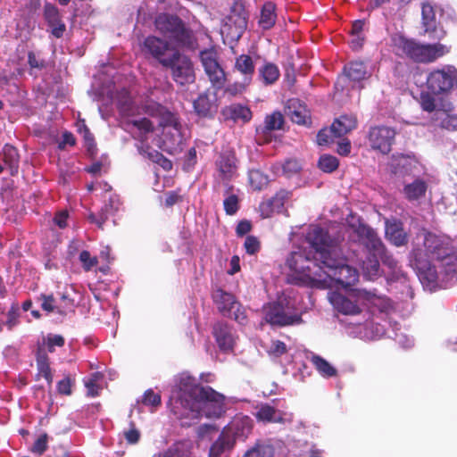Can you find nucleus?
I'll return each instance as SVG.
<instances>
[{
  "instance_id": "obj_34",
  "label": "nucleus",
  "mask_w": 457,
  "mask_h": 457,
  "mask_svg": "<svg viewBox=\"0 0 457 457\" xmlns=\"http://www.w3.org/2000/svg\"><path fill=\"white\" fill-rule=\"evenodd\" d=\"M362 275L367 280H375L382 274L378 254H366L361 262Z\"/></svg>"
},
{
  "instance_id": "obj_2",
  "label": "nucleus",
  "mask_w": 457,
  "mask_h": 457,
  "mask_svg": "<svg viewBox=\"0 0 457 457\" xmlns=\"http://www.w3.org/2000/svg\"><path fill=\"white\" fill-rule=\"evenodd\" d=\"M225 397L211 386H203L183 372L174 378L170 408L178 419H218L225 412Z\"/></svg>"
},
{
  "instance_id": "obj_10",
  "label": "nucleus",
  "mask_w": 457,
  "mask_h": 457,
  "mask_svg": "<svg viewBox=\"0 0 457 457\" xmlns=\"http://www.w3.org/2000/svg\"><path fill=\"white\" fill-rule=\"evenodd\" d=\"M238 160L235 151L230 148L222 149L214 161L213 178L216 181L228 183L237 175Z\"/></svg>"
},
{
  "instance_id": "obj_45",
  "label": "nucleus",
  "mask_w": 457,
  "mask_h": 457,
  "mask_svg": "<svg viewBox=\"0 0 457 457\" xmlns=\"http://www.w3.org/2000/svg\"><path fill=\"white\" fill-rule=\"evenodd\" d=\"M42 303H41V308L47 312H56L57 313L61 314V315H65L66 314V311L63 310L62 308L55 305V299L54 297L50 295H42Z\"/></svg>"
},
{
  "instance_id": "obj_13",
  "label": "nucleus",
  "mask_w": 457,
  "mask_h": 457,
  "mask_svg": "<svg viewBox=\"0 0 457 457\" xmlns=\"http://www.w3.org/2000/svg\"><path fill=\"white\" fill-rule=\"evenodd\" d=\"M263 319L271 327H285L302 322L300 314L290 312L281 302L271 303L263 307Z\"/></svg>"
},
{
  "instance_id": "obj_4",
  "label": "nucleus",
  "mask_w": 457,
  "mask_h": 457,
  "mask_svg": "<svg viewBox=\"0 0 457 457\" xmlns=\"http://www.w3.org/2000/svg\"><path fill=\"white\" fill-rule=\"evenodd\" d=\"M158 32L179 48L195 50L197 40L193 30L178 15L160 13L154 21Z\"/></svg>"
},
{
  "instance_id": "obj_6",
  "label": "nucleus",
  "mask_w": 457,
  "mask_h": 457,
  "mask_svg": "<svg viewBox=\"0 0 457 457\" xmlns=\"http://www.w3.org/2000/svg\"><path fill=\"white\" fill-rule=\"evenodd\" d=\"M424 257L434 259L440 263L442 278L445 271L449 272V265L452 259H454L453 246L450 238L432 232L422 233Z\"/></svg>"
},
{
  "instance_id": "obj_38",
  "label": "nucleus",
  "mask_w": 457,
  "mask_h": 457,
  "mask_svg": "<svg viewBox=\"0 0 457 457\" xmlns=\"http://www.w3.org/2000/svg\"><path fill=\"white\" fill-rule=\"evenodd\" d=\"M274 448L266 441L258 440L243 457H273Z\"/></svg>"
},
{
  "instance_id": "obj_47",
  "label": "nucleus",
  "mask_w": 457,
  "mask_h": 457,
  "mask_svg": "<svg viewBox=\"0 0 457 457\" xmlns=\"http://www.w3.org/2000/svg\"><path fill=\"white\" fill-rule=\"evenodd\" d=\"M288 197V193L285 190L278 192L273 197H271L266 204L267 207L272 210H279L284 206L285 201Z\"/></svg>"
},
{
  "instance_id": "obj_20",
  "label": "nucleus",
  "mask_w": 457,
  "mask_h": 457,
  "mask_svg": "<svg viewBox=\"0 0 457 457\" xmlns=\"http://www.w3.org/2000/svg\"><path fill=\"white\" fill-rule=\"evenodd\" d=\"M436 9L437 6L430 2H424L421 4L422 27L431 39H441L445 36L442 29H437Z\"/></svg>"
},
{
  "instance_id": "obj_37",
  "label": "nucleus",
  "mask_w": 457,
  "mask_h": 457,
  "mask_svg": "<svg viewBox=\"0 0 457 457\" xmlns=\"http://www.w3.org/2000/svg\"><path fill=\"white\" fill-rule=\"evenodd\" d=\"M277 20L276 5L272 2H266L263 4L258 21L259 26L264 29H271Z\"/></svg>"
},
{
  "instance_id": "obj_15",
  "label": "nucleus",
  "mask_w": 457,
  "mask_h": 457,
  "mask_svg": "<svg viewBox=\"0 0 457 457\" xmlns=\"http://www.w3.org/2000/svg\"><path fill=\"white\" fill-rule=\"evenodd\" d=\"M395 131L390 127L376 126L370 128L368 139L370 146L382 154H388L395 140Z\"/></svg>"
},
{
  "instance_id": "obj_32",
  "label": "nucleus",
  "mask_w": 457,
  "mask_h": 457,
  "mask_svg": "<svg viewBox=\"0 0 457 457\" xmlns=\"http://www.w3.org/2000/svg\"><path fill=\"white\" fill-rule=\"evenodd\" d=\"M36 362L37 369V378H44L47 384L51 386L53 383V375L49 364L48 356L42 346H38L36 353Z\"/></svg>"
},
{
  "instance_id": "obj_11",
  "label": "nucleus",
  "mask_w": 457,
  "mask_h": 457,
  "mask_svg": "<svg viewBox=\"0 0 457 457\" xmlns=\"http://www.w3.org/2000/svg\"><path fill=\"white\" fill-rule=\"evenodd\" d=\"M212 299L223 316L234 319L240 324L246 321L245 310L232 294L218 288L212 292Z\"/></svg>"
},
{
  "instance_id": "obj_25",
  "label": "nucleus",
  "mask_w": 457,
  "mask_h": 457,
  "mask_svg": "<svg viewBox=\"0 0 457 457\" xmlns=\"http://www.w3.org/2000/svg\"><path fill=\"white\" fill-rule=\"evenodd\" d=\"M193 444L189 440H179L152 457H192Z\"/></svg>"
},
{
  "instance_id": "obj_56",
  "label": "nucleus",
  "mask_w": 457,
  "mask_h": 457,
  "mask_svg": "<svg viewBox=\"0 0 457 457\" xmlns=\"http://www.w3.org/2000/svg\"><path fill=\"white\" fill-rule=\"evenodd\" d=\"M76 139L73 134L70 131H64L62 136V139L58 142V149L63 151L67 146H74Z\"/></svg>"
},
{
  "instance_id": "obj_9",
  "label": "nucleus",
  "mask_w": 457,
  "mask_h": 457,
  "mask_svg": "<svg viewBox=\"0 0 457 457\" xmlns=\"http://www.w3.org/2000/svg\"><path fill=\"white\" fill-rule=\"evenodd\" d=\"M163 67L171 71L172 79L180 86L191 84L195 79L194 65L189 57L173 51L170 58L163 62Z\"/></svg>"
},
{
  "instance_id": "obj_8",
  "label": "nucleus",
  "mask_w": 457,
  "mask_h": 457,
  "mask_svg": "<svg viewBox=\"0 0 457 457\" xmlns=\"http://www.w3.org/2000/svg\"><path fill=\"white\" fill-rule=\"evenodd\" d=\"M377 296L376 290H356L350 296L344 295L337 291L330 290L328 292V299L333 308L344 315L350 316H355L361 312V307L358 303L359 299L370 301Z\"/></svg>"
},
{
  "instance_id": "obj_24",
  "label": "nucleus",
  "mask_w": 457,
  "mask_h": 457,
  "mask_svg": "<svg viewBox=\"0 0 457 457\" xmlns=\"http://www.w3.org/2000/svg\"><path fill=\"white\" fill-rule=\"evenodd\" d=\"M215 94L212 96L208 92H204L194 101L195 112L199 117L212 118L218 111V104Z\"/></svg>"
},
{
  "instance_id": "obj_43",
  "label": "nucleus",
  "mask_w": 457,
  "mask_h": 457,
  "mask_svg": "<svg viewBox=\"0 0 457 457\" xmlns=\"http://www.w3.org/2000/svg\"><path fill=\"white\" fill-rule=\"evenodd\" d=\"M339 162L336 156L330 154H323L318 162L319 168L327 173H331L337 169Z\"/></svg>"
},
{
  "instance_id": "obj_16",
  "label": "nucleus",
  "mask_w": 457,
  "mask_h": 457,
  "mask_svg": "<svg viewBox=\"0 0 457 457\" xmlns=\"http://www.w3.org/2000/svg\"><path fill=\"white\" fill-rule=\"evenodd\" d=\"M247 27V16L245 11L241 9L232 10L227 17L226 21L221 29L223 34H226L232 41H237L243 36Z\"/></svg>"
},
{
  "instance_id": "obj_48",
  "label": "nucleus",
  "mask_w": 457,
  "mask_h": 457,
  "mask_svg": "<svg viewBox=\"0 0 457 457\" xmlns=\"http://www.w3.org/2000/svg\"><path fill=\"white\" fill-rule=\"evenodd\" d=\"M224 211L228 215H234L239 209L237 195L231 194L225 197L223 201Z\"/></svg>"
},
{
  "instance_id": "obj_59",
  "label": "nucleus",
  "mask_w": 457,
  "mask_h": 457,
  "mask_svg": "<svg viewBox=\"0 0 457 457\" xmlns=\"http://www.w3.org/2000/svg\"><path fill=\"white\" fill-rule=\"evenodd\" d=\"M197 161L196 150L195 147H191L187 154L185 155L183 169L186 170H190L194 168Z\"/></svg>"
},
{
  "instance_id": "obj_30",
  "label": "nucleus",
  "mask_w": 457,
  "mask_h": 457,
  "mask_svg": "<svg viewBox=\"0 0 457 457\" xmlns=\"http://www.w3.org/2000/svg\"><path fill=\"white\" fill-rule=\"evenodd\" d=\"M0 159L9 169L10 174L15 176L19 171L20 154L18 149L12 145L5 144L1 152Z\"/></svg>"
},
{
  "instance_id": "obj_39",
  "label": "nucleus",
  "mask_w": 457,
  "mask_h": 457,
  "mask_svg": "<svg viewBox=\"0 0 457 457\" xmlns=\"http://www.w3.org/2000/svg\"><path fill=\"white\" fill-rule=\"evenodd\" d=\"M225 115L235 121L246 122L252 119L251 110L247 106L239 104L228 106L225 111Z\"/></svg>"
},
{
  "instance_id": "obj_18",
  "label": "nucleus",
  "mask_w": 457,
  "mask_h": 457,
  "mask_svg": "<svg viewBox=\"0 0 457 457\" xmlns=\"http://www.w3.org/2000/svg\"><path fill=\"white\" fill-rule=\"evenodd\" d=\"M255 417L265 423L290 424L294 420L292 412L282 411L269 403H262L256 407Z\"/></svg>"
},
{
  "instance_id": "obj_54",
  "label": "nucleus",
  "mask_w": 457,
  "mask_h": 457,
  "mask_svg": "<svg viewBox=\"0 0 457 457\" xmlns=\"http://www.w3.org/2000/svg\"><path fill=\"white\" fill-rule=\"evenodd\" d=\"M48 437L46 434L41 435L33 444L31 452L41 455L47 449Z\"/></svg>"
},
{
  "instance_id": "obj_27",
  "label": "nucleus",
  "mask_w": 457,
  "mask_h": 457,
  "mask_svg": "<svg viewBox=\"0 0 457 457\" xmlns=\"http://www.w3.org/2000/svg\"><path fill=\"white\" fill-rule=\"evenodd\" d=\"M120 206V197L116 195H112L109 197L108 203L104 204L100 212L97 215L90 214L89 219L92 222L97 224L99 228H102L109 216L113 215L119 211Z\"/></svg>"
},
{
  "instance_id": "obj_26",
  "label": "nucleus",
  "mask_w": 457,
  "mask_h": 457,
  "mask_svg": "<svg viewBox=\"0 0 457 457\" xmlns=\"http://www.w3.org/2000/svg\"><path fill=\"white\" fill-rule=\"evenodd\" d=\"M386 236L394 245L398 247L405 245L408 242V235L403 229V223L397 220L386 222Z\"/></svg>"
},
{
  "instance_id": "obj_61",
  "label": "nucleus",
  "mask_w": 457,
  "mask_h": 457,
  "mask_svg": "<svg viewBox=\"0 0 457 457\" xmlns=\"http://www.w3.org/2000/svg\"><path fill=\"white\" fill-rule=\"evenodd\" d=\"M332 136L334 137L331 127L328 129H320L317 134V143L320 145H328L332 141Z\"/></svg>"
},
{
  "instance_id": "obj_19",
  "label": "nucleus",
  "mask_w": 457,
  "mask_h": 457,
  "mask_svg": "<svg viewBox=\"0 0 457 457\" xmlns=\"http://www.w3.org/2000/svg\"><path fill=\"white\" fill-rule=\"evenodd\" d=\"M253 429V420L248 416L235 417L222 430L228 438L245 440Z\"/></svg>"
},
{
  "instance_id": "obj_41",
  "label": "nucleus",
  "mask_w": 457,
  "mask_h": 457,
  "mask_svg": "<svg viewBox=\"0 0 457 457\" xmlns=\"http://www.w3.org/2000/svg\"><path fill=\"white\" fill-rule=\"evenodd\" d=\"M249 182L253 190H262L268 186L269 177L260 170H252L248 174Z\"/></svg>"
},
{
  "instance_id": "obj_31",
  "label": "nucleus",
  "mask_w": 457,
  "mask_h": 457,
  "mask_svg": "<svg viewBox=\"0 0 457 457\" xmlns=\"http://www.w3.org/2000/svg\"><path fill=\"white\" fill-rule=\"evenodd\" d=\"M280 77L278 67L268 61H264L262 65L258 68V79L263 86L274 85Z\"/></svg>"
},
{
  "instance_id": "obj_40",
  "label": "nucleus",
  "mask_w": 457,
  "mask_h": 457,
  "mask_svg": "<svg viewBox=\"0 0 457 457\" xmlns=\"http://www.w3.org/2000/svg\"><path fill=\"white\" fill-rule=\"evenodd\" d=\"M311 361L323 378H332L337 373V369L320 355L313 354Z\"/></svg>"
},
{
  "instance_id": "obj_60",
  "label": "nucleus",
  "mask_w": 457,
  "mask_h": 457,
  "mask_svg": "<svg viewBox=\"0 0 457 457\" xmlns=\"http://www.w3.org/2000/svg\"><path fill=\"white\" fill-rule=\"evenodd\" d=\"M378 258L382 263L387 266L391 270H395L397 266L396 260L393 257L392 254L386 252V247L384 246L383 253H378Z\"/></svg>"
},
{
  "instance_id": "obj_7",
  "label": "nucleus",
  "mask_w": 457,
  "mask_h": 457,
  "mask_svg": "<svg viewBox=\"0 0 457 457\" xmlns=\"http://www.w3.org/2000/svg\"><path fill=\"white\" fill-rule=\"evenodd\" d=\"M426 88L436 96H446L457 88V69L453 65L445 64L432 69L426 79Z\"/></svg>"
},
{
  "instance_id": "obj_29",
  "label": "nucleus",
  "mask_w": 457,
  "mask_h": 457,
  "mask_svg": "<svg viewBox=\"0 0 457 457\" xmlns=\"http://www.w3.org/2000/svg\"><path fill=\"white\" fill-rule=\"evenodd\" d=\"M343 72L350 81L357 83H360L370 76L368 72L367 65L362 61H353L346 63L344 66Z\"/></svg>"
},
{
  "instance_id": "obj_58",
  "label": "nucleus",
  "mask_w": 457,
  "mask_h": 457,
  "mask_svg": "<svg viewBox=\"0 0 457 457\" xmlns=\"http://www.w3.org/2000/svg\"><path fill=\"white\" fill-rule=\"evenodd\" d=\"M133 125L141 132V134H146L154 129L153 123L146 118L135 120L133 121Z\"/></svg>"
},
{
  "instance_id": "obj_44",
  "label": "nucleus",
  "mask_w": 457,
  "mask_h": 457,
  "mask_svg": "<svg viewBox=\"0 0 457 457\" xmlns=\"http://www.w3.org/2000/svg\"><path fill=\"white\" fill-rule=\"evenodd\" d=\"M436 95L432 94L430 90L421 91L420 96V104L421 109L427 112H432L436 110V102L435 99Z\"/></svg>"
},
{
  "instance_id": "obj_52",
  "label": "nucleus",
  "mask_w": 457,
  "mask_h": 457,
  "mask_svg": "<svg viewBox=\"0 0 457 457\" xmlns=\"http://www.w3.org/2000/svg\"><path fill=\"white\" fill-rule=\"evenodd\" d=\"M142 403L147 406L157 407L161 404V395L152 389H147L143 395Z\"/></svg>"
},
{
  "instance_id": "obj_23",
  "label": "nucleus",
  "mask_w": 457,
  "mask_h": 457,
  "mask_svg": "<svg viewBox=\"0 0 457 457\" xmlns=\"http://www.w3.org/2000/svg\"><path fill=\"white\" fill-rule=\"evenodd\" d=\"M44 18L51 34L56 38L62 37L66 30V26L61 19L57 7L46 3L44 6Z\"/></svg>"
},
{
  "instance_id": "obj_21",
  "label": "nucleus",
  "mask_w": 457,
  "mask_h": 457,
  "mask_svg": "<svg viewBox=\"0 0 457 457\" xmlns=\"http://www.w3.org/2000/svg\"><path fill=\"white\" fill-rule=\"evenodd\" d=\"M185 141L182 127L178 121L167 125L163 129L162 142L164 150L170 153L181 151Z\"/></svg>"
},
{
  "instance_id": "obj_17",
  "label": "nucleus",
  "mask_w": 457,
  "mask_h": 457,
  "mask_svg": "<svg viewBox=\"0 0 457 457\" xmlns=\"http://www.w3.org/2000/svg\"><path fill=\"white\" fill-rule=\"evenodd\" d=\"M143 51L163 66V62L170 58L174 50H170L168 41L155 36H148L143 42Z\"/></svg>"
},
{
  "instance_id": "obj_35",
  "label": "nucleus",
  "mask_w": 457,
  "mask_h": 457,
  "mask_svg": "<svg viewBox=\"0 0 457 457\" xmlns=\"http://www.w3.org/2000/svg\"><path fill=\"white\" fill-rule=\"evenodd\" d=\"M235 70L243 75L244 84L249 85L254 74V63L248 54H241L236 58Z\"/></svg>"
},
{
  "instance_id": "obj_36",
  "label": "nucleus",
  "mask_w": 457,
  "mask_h": 457,
  "mask_svg": "<svg viewBox=\"0 0 457 457\" xmlns=\"http://www.w3.org/2000/svg\"><path fill=\"white\" fill-rule=\"evenodd\" d=\"M428 184L422 179H416L412 182L405 183L403 192L409 201H416L425 195Z\"/></svg>"
},
{
  "instance_id": "obj_22",
  "label": "nucleus",
  "mask_w": 457,
  "mask_h": 457,
  "mask_svg": "<svg viewBox=\"0 0 457 457\" xmlns=\"http://www.w3.org/2000/svg\"><path fill=\"white\" fill-rule=\"evenodd\" d=\"M212 334L220 351L228 353L233 350L236 337L233 328L225 322H217Z\"/></svg>"
},
{
  "instance_id": "obj_42",
  "label": "nucleus",
  "mask_w": 457,
  "mask_h": 457,
  "mask_svg": "<svg viewBox=\"0 0 457 457\" xmlns=\"http://www.w3.org/2000/svg\"><path fill=\"white\" fill-rule=\"evenodd\" d=\"M284 124V117L280 112H273L271 114L267 115L264 120L262 131H273L281 129Z\"/></svg>"
},
{
  "instance_id": "obj_49",
  "label": "nucleus",
  "mask_w": 457,
  "mask_h": 457,
  "mask_svg": "<svg viewBox=\"0 0 457 457\" xmlns=\"http://www.w3.org/2000/svg\"><path fill=\"white\" fill-rule=\"evenodd\" d=\"M78 131L82 134L87 151L92 153L96 147L93 134L90 132L89 129L85 123L79 125Z\"/></svg>"
},
{
  "instance_id": "obj_14",
  "label": "nucleus",
  "mask_w": 457,
  "mask_h": 457,
  "mask_svg": "<svg viewBox=\"0 0 457 457\" xmlns=\"http://www.w3.org/2000/svg\"><path fill=\"white\" fill-rule=\"evenodd\" d=\"M358 243L363 247L366 254L383 253L384 244L377 231L366 224H360L355 229Z\"/></svg>"
},
{
  "instance_id": "obj_57",
  "label": "nucleus",
  "mask_w": 457,
  "mask_h": 457,
  "mask_svg": "<svg viewBox=\"0 0 457 457\" xmlns=\"http://www.w3.org/2000/svg\"><path fill=\"white\" fill-rule=\"evenodd\" d=\"M140 154L146 155L149 160H151L153 162L157 163L160 162V159L163 155L162 153L158 152L157 150L152 149L149 145H142L139 148Z\"/></svg>"
},
{
  "instance_id": "obj_51",
  "label": "nucleus",
  "mask_w": 457,
  "mask_h": 457,
  "mask_svg": "<svg viewBox=\"0 0 457 457\" xmlns=\"http://www.w3.org/2000/svg\"><path fill=\"white\" fill-rule=\"evenodd\" d=\"M244 247L246 253L253 255L260 251L261 244L256 237L250 235L245 237Z\"/></svg>"
},
{
  "instance_id": "obj_5",
  "label": "nucleus",
  "mask_w": 457,
  "mask_h": 457,
  "mask_svg": "<svg viewBox=\"0 0 457 457\" xmlns=\"http://www.w3.org/2000/svg\"><path fill=\"white\" fill-rule=\"evenodd\" d=\"M410 266L415 270L422 286L434 291L437 288H446L450 286H445L442 274L440 263L438 268L432 265L428 259L424 257L423 250L420 247H413L409 254Z\"/></svg>"
},
{
  "instance_id": "obj_33",
  "label": "nucleus",
  "mask_w": 457,
  "mask_h": 457,
  "mask_svg": "<svg viewBox=\"0 0 457 457\" xmlns=\"http://www.w3.org/2000/svg\"><path fill=\"white\" fill-rule=\"evenodd\" d=\"M357 120L353 115H341L331 125L335 137H341L356 128Z\"/></svg>"
},
{
  "instance_id": "obj_63",
  "label": "nucleus",
  "mask_w": 457,
  "mask_h": 457,
  "mask_svg": "<svg viewBox=\"0 0 457 457\" xmlns=\"http://www.w3.org/2000/svg\"><path fill=\"white\" fill-rule=\"evenodd\" d=\"M124 436L129 444L134 445L139 441L140 432L131 424V428L124 432Z\"/></svg>"
},
{
  "instance_id": "obj_50",
  "label": "nucleus",
  "mask_w": 457,
  "mask_h": 457,
  "mask_svg": "<svg viewBox=\"0 0 457 457\" xmlns=\"http://www.w3.org/2000/svg\"><path fill=\"white\" fill-rule=\"evenodd\" d=\"M80 262L82 263V267L86 271L90 270L93 267L96 266L98 263L97 257L91 256L90 253L87 250H83L79 253V257Z\"/></svg>"
},
{
  "instance_id": "obj_12",
  "label": "nucleus",
  "mask_w": 457,
  "mask_h": 457,
  "mask_svg": "<svg viewBox=\"0 0 457 457\" xmlns=\"http://www.w3.org/2000/svg\"><path fill=\"white\" fill-rule=\"evenodd\" d=\"M199 57L212 87L221 89L226 82V73L219 62L216 49L214 47L204 49L200 51Z\"/></svg>"
},
{
  "instance_id": "obj_53",
  "label": "nucleus",
  "mask_w": 457,
  "mask_h": 457,
  "mask_svg": "<svg viewBox=\"0 0 457 457\" xmlns=\"http://www.w3.org/2000/svg\"><path fill=\"white\" fill-rule=\"evenodd\" d=\"M101 374L99 372H95L91 375L90 378L85 380V386L88 390V394L91 396H96L98 395V389L96 383L101 378Z\"/></svg>"
},
{
  "instance_id": "obj_46",
  "label": "nucleus",
  "mask_w": 457,
  "mask_h": 457,
  "mask_svg": "<svg viewBox=\"0 0 457 457\" xmlns=\"http://www.w3.org/2000/svg\"><path fill=\"white\" fill-rule=\"evenodd\" d=\"M454 259H452L449 265V272L446 270L443 277L445 286H453L457 281V252L453 253Z\"/></svg>"
},
{
  "instance_id": "obj_1",
  "label": "nucleus",
  "mask_w": 457,
  "mask_h": 457,
  "mask_svg": "<svg viewBox=\"0 0 457 457\" xmlns=\"http://www.w3.org/2000/svg\"><path fill=\"white\" fill-rule=\"evenodd\" d=\"M309 249L299 248L291 253L287 265L294 272L296 284L312 288H346L355 284L359 272L346 263L341 250L328 232L318 225L309 228L306 234Z\"/></svg>"
},
{
  "instance_id": "obj_62",
  "label": "nucleus",
  "mask_w": 457,
  "mask_h": 457,
  "mask_svg": "<svg viewBox=\"0 0 457 457\" xmlns=\"http://www.w3.org/2000/svg\"><path fill=\"white\" fill-rule=\"evenodd\" d=\"M283 171L286 174H294L300 170L301 166L296 160H287L283 164Z\"/></svg>"
},
{
  "instance_id": "obj_3",
  "label": "nucleus",
  "mask_w": 457,
  "mask_h": 457,
  "mask_svg": "<svg viewBox=\"0 0 457 457\" xmlns=\"http://www.w3.org/2000/svg\"><path fill=\"white\" fill-rule=\"evenodd\" d=\"M392 46L398 56L416 63H431L450 52V47L441 43L425 44L402 34L391 37Z\"/></svg>"
},
{
  "instance_id": "obj_64",
  "label": "nucleus",
  "mask_w": 457,
  "mask_h": 457,
  "mask_svg": "<svg viewBox=\"0 0 457 457\" xmlns=\"http://www.w3.org/2000/svg\"><path fill=\"white\" fill-rule=\"evenodd\" d=\"M442 126L450 130H457V115H447L443 119Z\"/></svg>"
},
{
  "instance_id": "obj_28",
  "label": "nucleus",
  "mask_w": 457,
  "mask_h": 457,
  "mask_svg": "<svg viewBox=\"0 0 457 457\" xmlns=\"http://www.w3.org/2000/svg\"><path fill=\"white\" fill-rule=\"evenodd\" d=\"M287 113L291 120L296 124L307 125L311 123L310 111L297 100L289 101L287 106Z\"/></svg>"
},
{
  "instance_id": "obj_55",
  "label": "nucleus",
  "mask_w": 457,
  "mask_h": 457,
  "mask_svg": "<svg viewBox=\"0 0 457 457\" xmlns=\"http://www.w3.org/2000/svg\"><path fill=\"white\" fill-rule=\"evenodd\" d=\"M47 350L50 353L54 352V346L62 347L64 345V338L60 335L49 334L46 339Z\"/></svg>"
}]
</instances>
